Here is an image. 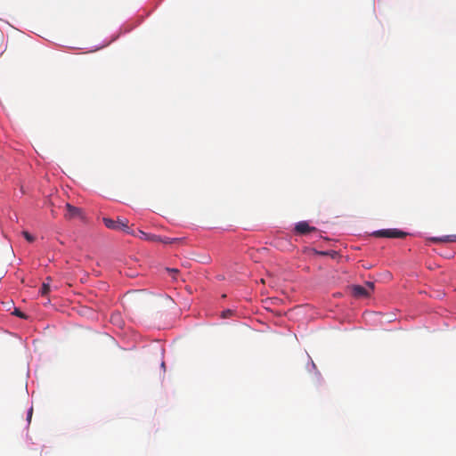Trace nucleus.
I'll list each match as a JSON object with an SVG mask.
<instances>
[{
  "mask_svg": "<svg viewBox=\"0 0 456 456\" xmlns=\"http://www.w3.org/2000/svg\"><path fill=\"white\" fill-rule=\"evenodd\" d=\"M105 226L109 229H112V230H122L124 232H126V233L128 234H134V232L130 230V228L128 227V221L127 220H118V221H115V220H112L110 218H108V217H104L102 219Z\"/></svg>",
  "mask_w": 456,
  "mask_h": 456,
  "instance_id": "f257e3e1",
  "label": "nucleus"
},
{
  "mask_svg": "<svg viewBox=\"0 0 456 456\" xmlns=\"http://www.w3.org/2000/svg\"><path fill=\"white\" fill-rule=\"evenodd\" d=\"M379 238H404L407 233L398 229H383L373 232Z\"/></svg>",
  "mask_w": 456,
  "mask_h": 456,
  "instance_id": "f03ea898",
  "label": "nucleus"
},
{
  "mask_svg": "<svg viewBox=\"0 0 456 456\" xmlns=\"http://www.w3.org/2000/svg\"><path fill=\"white\" fill-rule=\"evenodd\" d=\"M374 289V284L372 282H367L365 286L354 285L352 288V292L354 297H363L370 296V292Z\"/></svg>",
  "mask_w": 456,
  "mask_h": 456,
  "instance_id": "7ed1b4c3",
  "label": "nucleus"
},
{
  "mask_svg": "<svg viewBox=\"0 0 456 456\" xmlns=\"http://www.w3.org/2000/svg\"><path fill=\"white\" fill-rule=\"evenodd\" d=\"M317 229L314 226H310L305 221L298 222L295 226V232L299 235H305L312 232H316Z\"/></svg>",
  "mask_w": 456,
  "mask_h": 456,
  "instance_id": "20e7f679",
  "label": "nucleus"
},
{
  "mask_svg": "<svg viewBox=\"0 0 456 456\" xmlns=\"http://www.w3.org/2000/svg\"><path fill=\"white\" fill-rule=\"evenodd\" d=\"M65 208H66V213L64 214V216L66 219L70 220L75 217L82 216V210L79 208L72 206L69 203H66Z\"/></svg>",
  "mask_w": 456,
  "mask_h": 456,
  "instance_id": "39448f33",
  "label": "nucleus"
},
{
  "mask_svg": "<svg viewBox=\"0 0 456 456\" xmlns=\"http://www.w3.org/2000/svg\"><path fill=\"white\" fill-rule=\"evenodd\" d=\"M133 235L136 236V237H139L142 240H148V241H152V242H159V235L146 233V232H142L141 230H139L137 233L134 232Z\"/></svg>",
  "mask_w": 456,
  "mask_h": 456,
  "instance_id": "423d86ee",
  "label": "nucleus"
},
{
  "mask_svg": "<svg viewBox=\"0 0 456 456\" xmlns=\"http://www.w3.org/2000/svg\"><path fill=\"white\" fill-rule=\"evenodd\" d=\"M435 243L456 241V235H446L443 237H433L430 239Z\"/></svg>",
  "mask_w": 456,
  "mask_h": 456,
  "instance_id": "0eeeda50",
  "label": "nucleus"
},
{
  "mask_svg": "<svg viewBox=\"0 0 456 456\" xmlns=\"http://www.w3.org/2000/svg\"><path fill=\"white\" fill-rule=\"evenodd\" d=\"M183 241V238H169V237H161L159 236V242L163 244H174V243H182Z\"/></svg>",
  "mask_w": 456,
  "mask_h": 456,
  "instance_id": "6e6552de",
  "label": "nucleus"
},
{
  "mask_svg": "<svg viewBox=\"0 0 456 456\" xmlns=\"http://www.w3.org/2000/svg\"><path fill=\"white\" fill-rule=\"evenodd\" d=\"M49 291H50V285H49V283L48 282L47 283H45V282L43 283L42 288L40 289L41 295L42 296H45V295L48 294Z\"/></svg>",
  "mask_w": 456,
  "mask_h": 456,
  "instance_id": "1a4fd4ad",
  "label": "nucleus"
},
{
  "mask_svg": "<svg viewBox=\"0 0 456 456\" xmlns=\"http://www.w3.org/2000/svg\"><path fill=\"white\" fill-rule=\"evenodd\" d=\"M22 234L24 236V238L28 241V242H33L35 240V238L34 236H32L29 232H28L27 231H24L22 232Z\"/></svg>",
  "mask_w": 456,
  "mask_h": 456,
  "instance_id": "9d476101",
  "label": "nucleus"
},
{
  "mask_svg": "<svg viewBox=\"0 0 456 456\" xmlns=\"http://www.w3.org/2000/svg\"><path fill=\"white\" fill-rule=\"evenodd\" d=\"M13 314L16 315V316H19L22 319H27V315L25 314H23L20 310L19 309H15L14 312H13Z\"/></svg>",
  "mask_w": 456,
  "mask_h": 456,
  "instance_id": "9b49d317",
  "label": "nucleus"
},
{
  "mask_svg": "<svg viewBox=\"0 0 456 456\" xmlns=\"http://www.w3.org/2000/svg\"><path fill=\"white\" fill-rule=\"evenodd\" d=\"M32 413H33V409L30 408L28 412V421L30 422V419H31V417H32Z\"/></svg>",
  "mask_w": 456,
  "mask_h": 456,
  "instance_id": "f8f14e48",
  "label": "nucleus"
},
{
  "mask_svg": "<svg viewBox=\"0 0 456 456\" xmlns=\"http://www.w3.org/2000/svg\"><path fill=\"white\" fill-rule=\"evenodd\" d=\"M232 314V312L231 310H227V311L223 312V316L227 317L228 315H231Z\"/></svg>",
  "mask_w": 456,
  "mask_h": 456,
  "instance_id": "ddd939ff",
  "label": "nucleus"
},
{
  "mask_svg": "<svg viewBox=\"0 0 456 456\" xmlns=\"http://www.w3.org/2000/svg\"><path fill=\"white\" fill-rule=\"evenodd\" d=\"M167 270H168L169 272H172V273H178V270H176V269H172V270L167 269Z\"/></svg>",
  "mask_w": 456,
  "mask_h": 456,
  "instance_id": "4468645a",
  "label": "nucleus"
},
{
  "mask_svg": "<svg viewBox=\"0 0 456 456\" xmlns=\"http://www.w3.org/2000/svg\"><path fill=\"white\" fill-rule=\"evenodd\" d=\"M46 280H47L48 281H50L52 279H51V277H47V278H46Z\"/></svg>",
  "mask_w": 456,
  "mask_h": 456,
  "instance_id": "2eb2a0df",
  "label": "nucleus"
}]
</instances>
